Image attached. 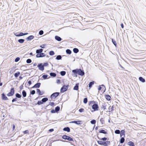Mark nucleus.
<instances>
[{
    "instance_id": "c9c22d12",
    "label": "nucleus",
    "mask_w": 146,
    "mask_h": 146,
    "mask_svg": "<svg viewBox=\"0 0 146 146\" xmlns=\"http://www.w3.org/2000/svg\"><path fill=\"white\" fill-rule=\"evenodd\" d=\"M124 141H125V139H124V138L123 137H122L120 139V143H122L124 142Z\"/></svg>"
},
{
    "instance_id": "6ab92c4d",
    "label": "nucleus",
    "mask_w": 146,
    "mask_h": 146,
    "mask_svg": "<svg viewBox=\"0 0 146 146\" xmlns=\"http://www.w3.org/2000/svg\"><path fill=\"white\" fill-rule=\"evenodd\" d=\"M79 88V84H76L75 86L74 87L73 89L75 90H78Z\"/></svg>"
},
{
    "instance_id": "a211bd4d",
    "label": "nucleus",
    "mask_w": 146,
    "mask_h": 146,
    "mask_svg": "<svg viewBox=\"0 0 146 146\" xmlns=\"http://www.w3.org/2000/svg\"><path fill=\"white\" fill-rule=\"evenodd\" d=\"M43 49L42 48L40 49L37 50L36 51V52L37 54H40L43 52Z\"/></svg>"
},
{
    "instance_id": "3c124183",
    "label": "nucleus",
    "mask_w": 146,
    "mask_h": 146,
    "mask_svg": "<svg viewBox=\"0 0 146 146\" xmlns=\"http://www.w3.org/2000/svg\"><path fill=\"white\" fill-rule=\"evenodd\" d=\"M44 33L43 31L42 30H41L39 31V34L40 35H42Z\"/></svg>"
},
{
    "instance_id": "ea45409f",
    "label": "nucleus",
    "mask_w": 146,
    "mask_h": 146,
    "mask_svg": "<svg viewBox=\"0 0 146 146\" xmlns=\"http://www.w3.org/2000/svg\"><path fill=\"white\" fill-rule=\"evenodd\" d=\"M60 109V107L58 106L56 107L55 108V110L56 111V112H58V111H59Z\"/></svg>"
},
{
    "instance_id": "603ef678",
    "label": "nucleus",
    "mask_w": 146,
    "mask_h": 146,
    "mask_svg": "<svg viewBox=\"0 0 146 146\" xmlns=\"http://www.w3.org/2000/svg\"><path fill=\"white\" fill-rule=\"evenodd\" d=\"M84 111V109L82 108H80L79 110V111L80 112H83Z\"/></svg>"
},
{
    "instance_id": "bf43d9fd",
    "label": "nucleus",
    "mask_w": 146,
    "mask_h": 146,
    "mask_svg": "<svg viewBox=\"0 0 146 146\" xmlns=\"http://www.w3.org/2000/svg\"><path fill=\"white\" fill-rule=\"evenodd\" d=\"M17 99L16 98L13 99L12 100V102H14L16 101Z\"/></svg>"
},
{
    "instance_id": "13d9d810",
    "label": "nucleus",
    "mask_w": 146,
    "mask_h": 146,
    "mask_svg": "<svg viewBox=\"0 0 146 146\" xmlns=\"http://www.w3.org/2000/svg\"><path fill=\"white\" fill-rule=\"evenodd\" d=\"M54 103L53 102H50V105L51 106H54Z\"/></svg>"
},
{
    "instance_id": "f257e3e1",
    "label": "nucleus",
    "mask_w": 146,
    "mask_h": 146,
    "mask_svg": "<svg viewBox=\"0 0 146 146\" xmlns=\"http://www.w3.org/2000/svg\"><path fill=\"white\" fill-rule=\"evenodd\" d=\"M99 139L101 140L104 141H98L97 142L98 143L101 145H103L104 146H108L110 144V141H106L104 142V141H106L107 139V138L106 137H104V138H102L101 139Z\"/></svg>"
},
{
    "instance_id": "37998d69",
    "label": "nucleus",
    "mask_w": 146,
    "mask_h": 146,
    "mask_svg": "<svg viewBox=\"0 0 146 146\" xmlns=\"http://www.w3.org/2000/svg\"><path fill=\"white\" fill-rule=\"evenodd\" d=\"M88 102V100L87 98H84V100H83V102L84 104H86L87 102Z\"/></svg>"
},
{
    "instance_id": "8fccbe9b",
    "label": "nucleus",
    "mask_w": 146,
    "mask_h": 146,
    "mask_svg": "<svg viewBox=\"0 0 146 146\" xmlns=\"http://www.w3.org/2000/svg\"><path fill=\"white\" fill-rule=\"evenodd\" d=\"M100 121L102 123V124L104 123V121L103 118H101L100 119Z\"/></svg>"
},
{
    "instance_id": "393cba45",
    "label": "nucleus",
    "mask_w": 146,
    "mask_h": 146,
    "mask_svg": "<svg viewBox=\"0 0 146 146\" xmlns=\"http://www.w3.org/2000/svg\"><path fill=\"white\" fill-rule=\"evenodd\" d=\"M55 39L58 41H60L61 40V38L58 36H56L55 37Z\"/></svg>"
},
{
    "instance_id": "49530a36",
    "label": "nucleus",
    "mask_w": 146,
    "mask_h": 146,
    "mask_svg": "<svg viewBox=\"0 0 146 146\" xmlns=\"http://www.w3.org/2000/svg\"><path fill=\"white\" fill-rule=\"evenodd\" d=\"M23 133L24 134H28L29 133V131L28 130H27L25 131H24L23 132Z\"/></svg>"
},
{
    "instance_id": "774afa93",
    "label": "nucleus",
    "mask_w": 146,
    "mask_h": 146,
    "mask_svg": "<svg viewBox=\"0 0 146 146\" xmlns=\"http://www.w3.org/2000/svg\"><path fill=\"white\" fill-rule=\"evenodd\" d=\"M54 131V129H50L49 130V131L50 132H52Z\"/></svg>"
},
{
    "instance_id": "c03bdc74",
    "label": "nucleus",
    "mask_w": 146,
    "mask_h": 146,
    "mask_svg": "<svg viewBox=\"0 0 146 146\" xmlns=\"http://www.w3.org/2000/svg\"><path fill=\"white\" fill-rule=\"evenodd\" d=\"M26 62L28 63H30L32 62V60L30 59H28L27 60Z\"/></svg>"
},
{
    "instance_id": "423d86ee",
    "label": "nucleus",
    "mask_w": 146,
    "mask_h": 146,
    "mask_svg": "<svg viewBox=\"0 0 146 146\" xmlns=\"http://www.w3.org/2000/svg\"><path fill=\"white\" fill-rule=\"evenodd\" d=\"M15 89L14 88H11L10 91L7 94L8 96H11L15 94Z\"/></svg>"
},
{
    "instance_id": "79ce46f5",
    "label": "nucleus",
    "mask_w": 146,
    "mask_h": 146,
    "mask_svg": "<svg viewBox=\"0 0 146 146\" xmlns=\"http://www.w3.org/2000/svg\"><path fill=\"white\" fill-rule=\"evenodd\" d=\"M62 57L60 55H58L57 56L56 59L58 60H59L61 59Z\"/></svg>"
},
{
    "instance_id": "5fc2aeb1",
    "label": "nucleus",
    "mask_w": 146,
    "mask_h": 146,
    "mask_svg": "<svg viewBox=\"0 0 146 146\" xmlns=\"http://www.w3.org/2000/svg\"><path fill=\"white\" fill-rule=\"evenodd\" d=\"M20 60V58L19 57L17 58L15 60V62H17L18 61Z\"/></svg>"
},
{
    "instance_id": "f704fd0d",
    "label": "nucleus",
    "mask_w": 146,
    "mask_h": 146,
    "mask_svg": "<svg viewBox=\"0 0 146 146\" xmlns=\"http://www.w3.org/2000/svg\"><path fill=\"white\" fill-rule=\"evenodd\" d=\"M112 41L113 43V44L115 45V46H117V43L116 42V41L115 40H114L113 39H112Z\"/></svg>"
},
{
    "instance_id": "7c9ffc66",
    "label": "nucleus",
    "mask_w": 146,
    "mask_h": 146,
    "mask_svg": "<svg viewBox=\"0 0 146 146\" xmlns=\"http://www.w3.org/2000/svg\"><path fill=\"white\" fill-rule=\"evenodd\" d=\"M73 52L74 53H76L79 52V50L77 48H74L73 50Z\"/></svg>"
},
{
    "instance_id": "e2e57ef3",
    "label": "nucleus",
    "mask_w": 146,
    "mask_h": 146,
    "mask_svg": "<svg viewBox=\"0 0 146 146\" xmlns=\"http://www.w3.org/2000/svg\"><path fill=\"white\" fill-rule=\"evenodd\" d=\"M40 47L42 48H44V45H41Z\"/></svg>"
},
{
    "instance_id": "338daca9",
    "label": "nucleus",
    "mask_w": 146,
    "mask_h": 146,
    "mask_svg": "<svg viewBox=\"0 0 146 146\" xmlns=\"http://www.w3.org/2000/svg\"><path fill=\"white\" fill-rule=\"evenodd\" d=\"M57 82L58 83H60V80L59 79H58L57 80Z\"/></svg>"
},
{
    "instance_id": "6e6552de",
    "label": "nucleus",
    "mask_w": 146,
    "mask_h": 146,
    "mask_svg": "<svg viewBox=\"0 0 146 146\" xmlns=\"http://www.w3.org/2000/svg\"><path fill=\"white\" fill-rule=\"evenodd\" d=\"M59 92L54 93L51 95L50 97L52 99L55 98L59 95Z\"/></svg>"
},
{
    "instance_id": "9b49d317",
    "label": "nucleus",
    "mask_w": 146,
    "mask_h": 146,
    "mask_svg": "<svg viewBox=\"0 0 146 146\" xmlns=\"http://www.w3.org/2000/svg\"><path fill=\"white\" fill-rule=\"evenodd\" d=\"M38 67L39 69L43 71L44 70V65H42V64H40L38 65Z\"/></svg>"
},
{
    "instance_id": "a18cd8bd",
    "label": "nucleus",
    "mask_w": 146,
    "mask_h": 146,
    "mask_svg": "<svg viewBox=\"0 0 146 146\" xmlns=\"http://www.w3.org/2000/svg\"><path fill=\"white\" fill-rule=\"evenodd\" d=\"M90 122L92 124H95L96 123V121L95 120L93 119Z\"/></svg>"
},
{
    "instance_id": "5701e85b",
    "label": "nucleus",
    "mask_w": 146,
    "mask_h": 146,
    "mask_svg": "<svg viewBox=\"0 0 146 146\" xmlns=\"http://www.w3.org/2000/svg\"><path fill=\"white\" fill-rule=\"evenodd\" d=\"M127 144L129 146H135L134 143L132 141H129L128 143Z\"/></svg>"
},
{
    "instance_id": "c85d7f7f",
    "label": "nucleus",
    "mask_w": 146,
    "mask_h": 146,
    "mask_svg": "<svg viewBox=\"0 0 146 146\" xmlns=\"http://www.w3.org/2000/svg\"><path fill=\"white\" fill-rule=\"evenodd\" d=\"M139 80L143 82H145V79L143 78L142 77H140L139 78Z\"/></svg>"
},
{
    "instance_id": "58836bf2",
    "label": "nucleus",
    "mask_w": 146,
    "mask_h": 146,
    "mask_svg": "<svg viewBox=\"0 0 146 146\" xmlns=\"http://www.w3.org/2000/svg\"><path fill=\"white\" fill-rule=\"evenodd\" d=\"M24 41L25 40L23 39H20L18 40L19 42L21 43H23L24 42Z\"/></svg>"
},
{
    "instance_id": "052dcab7",
    "label": "nucleus",
    "mask_w": 146,
    "mask_h": 146,
    "mask_svg": "<svg viewBox=\"0 0 146 146\" xmlns=\"http://www.w3.org/2000/svg\"><path fill=\"white\" fill-rule=\"evenodd\" d=\"M15 128V125H13V130L14 131Z\"/></svg>"
},
{
    "instance_id": "f03ea898",
    "label": "nucleus",
    "mask_w": 146,
    "mask_h": 146,
    "mask_svg": "<svg viewBox=\"0 0 146 146\" xmlns=\"http://www.w3.org/2000/svg\"><path fill=\"white\" fill-rule=\"evenodd\" d=\"M89 105L92 106V108L93 110L92 111V112H93L94 111H97L99 110V106L98 104L96 103L94 101H91L89 102Z\"/></svg>"
},
{
    "instance_id": "69168bd1",
    "label": "nucleus",
    "mask_w": 146,
    "mask_h": 146,
    "mask_svg": "<svg viewBox=\"0 0 146 146\" xmlns=\"http://www.w3.org/2000/svg\"><path fill=\"white\" fill-rule=\"evenodd\" d=\"M121 26L122 28H123L124 26L123 23H121Z\"/></svg>"
},
{
    "instance_id": "7ed1b4c3",
    "label": "nucleus",
    "mask_w": 146,
    "mask_h": 146,
    "mask_svg": "<svg viewBox=\"0 0 146 146\" xmlns=\"http://www.w3.org/2000/svg\"><path fill=\"white\" fill-rule=\"evenodd\" d=\"M72 72L75 74H78L79 75L81 76H83L84 74V72L82 71L80 69L73 70Z\"/></svg>"
},
{
    "instance_id": "0eeeda50",
    "label": "nucleus",
    "mask_w": 146,
    "mask_h": 146,
    "mask_svg": "<svg viewBox=\"0 0 146 146\" xmlns=\"http://www.w3.org/2000/svg\"><path fill=\"white\" fill-rule=\"evenodd\" d=\"M68 87L69 85H68L66 86H63L61 89V92L62 93H63L66 91L68 89Z\"/></svg>"
},
{
    "instance_id": "b1692460",
    "label": "nucleus",
    "mask_w": 146,
    "mask_h": 146,
    "mask_svg": "<svg viewBox=\"0 0 146 146\" xmlns=\"http://www.w3.org/2000/svg\"><path fill=\"white\" fill-rule=\"evenodd\" d=\"M37 92L39 94V95H42L44 93L43 92H41L40 90L39 89H37L36 90Z\"/></svg>"
},
{
    "instance_id": "09e8293b",
    "label": "nucleus",
    "mask_w": 146,
    "mask_h": 146,
    "mask_svg": "<svg viewBox=\"0 0 146 146\" xmlns=\"http://www.w3.org/2000/svg\"><path fill=\"white\" fill-rule=\"evenodd\" d=\"M48 77V76L46 75H43L42 76V77L44 79H47Z\"/></svg>"
},
{
    "instance_id": "2f4dec72",
    "label": "nucleus",
    "mask_w": 146,
    "mask_h": 146,
    "mask_svg": "<svg viewBox=\"0 0 146 146\" xmlns=\"http://www.w3.org/2000/svg\"><path fill=\"white\" fill-rule=\"evenodd\" d=\"M50 75L51 76L55 77L56 76V73L54 72H51L50 73Z\"/></svg>"
},
{
    "instance_id": "6e6d98bb",
    "label": "nucleus",
    "mask_w": 146,
    "mask_h": 146,
    "mask_svg": "<svg viewBox=\"0 0 146 146\" xmlns=\"http://www.w3.org/2000/svg\"><path fill=\"white\" fill-rule=\"evenodd\" d=\"M43 103L42 101H38L37 102V104L40 105Z\"/></svg>"
},
{
    "instance_id": "4468645a",
    "label": "nucleus",
    "mask_w": 146,
    "mask_h": 146,
    "mask_svg": "<svg viewBox=\"0 0 146 146\" xmlns=\"http://www.w3.org/2000/svg\"><path fill=\"white\" fill-rule=\"evenodd\" d=\"M1 96L2 97V99L3 100H7L8 99L7 97L4 93H3L1 94Z\"/></svg>"
},
{
    "instance_id": "bb28decb",
    "label": "nucleus",
    "mask_w": 146,
    "mask_h": 146,
    "mask_svg": "<svg viewBox=\"0 0 146 146\" xmlns=\"http://www.w3.org/2000/svg\"><path fill=\"white\" fill-rule=\"evenodd\" d=\"M20 73L19 72H17V73H16L14 74V76L15 78H17L18 76L20 75Z\"/></svg>"
},
{
    "instance_id": "680f3d73",
    "label": "nucleus",
    "mask_w": 146,
    "mask_h": 146,
    "mask_svg": "<svg viewBox=\"0 0 146 146\" xmlns=\"http://www.w3.org/2000/svg\"><path fill=\"white\" fill-rule=\"evenodd\" d=\"M48 64L47 63H44V65H44V66H47L48 65Z\"/></svg>"
},
{
    "instance_id": "f8f14e48",
    "label": "nucleus",
    "mask_w": 146,
    "mask_h": 146,
    "mask_svg": "<svg viewBox=\"0 0 146 146\" xmlns=\"http://www.w3.org/2000/svg\"><path fill=\"white\" fill-rule=\"evenodd\" d=\"M114 110V106L113 105L112 106H110L109 107L108 111L109 112H112Z\"/></svg>"
},
{
    "instance_id": "c756f323",
    "label": "nucleus",
    "mask_w": 146,
    "mask_h": 146,
    "mask_svg": "<svg viewBox=\"0 0 146 146\" xmlns=\"http://www.w3.org/2000/svg\"><path fill=\"white\" fill-rule=\"evenodd\" d=\"M94 84V82L92 81L90 82L89 85V87L90 88L92 86V85H93Z\"/></svg>"
},
{
    "instance_id": "412c9836",
    "label": "nucleus",
    "mask_w": 146,
    "mask_h": 146,
    "mask_svg": "<svg viewBox=\"0 0 146 146\" xmlns=\"http://www.w3.org/2000/svg\"><path fill=\"white\" fill-rule=\"evenodd\" d=\"M34 38V36L33 35H31L28 36L26 38L27 40H30L33 39Z\"/></svg>"
},
{
    "instance_id": "1a4fd4ad",
    "label": "nucleus",
    "mask_w": 146,
    "mask_h": 146,
    "mask_svg": "<svg viewBox=\"0 0 146 146\" xmlns=\"http://www.w3.org/2000/svg\"><path fill=\"white\" fill-rule=\"evenodd\" d=\"M70 123H75L77 125H81L82 124V122L81 121H74L70 122Z\"/></svg>"
},
{
    "instance_id": "aec40b11",
    "label": "nucleus",
    "mask_w": 146,
    "mask_h": 146,
    "mask_svg": "<svg viewBox=\"0 0 146 146\" xmlns=\"http://www.w3.org/2000/svg\"><path fill=\"white\" fill-rule=\"evenodd\" d=\"M125 131L124 130H121V133H120V136L121 137H122V136H123L124 137L125 136Z\"/></svg>"
},
{
    "instance_id": "864d4df0",
    "label": "nucleus",
    "mask_w": 146,
    "mask_h": 146,
    "mask_svg": "<svg viewBox=\"0 0 146 146\" xmlns=\"http://www.w3.org/2000/svg\"><path fill=\"white\" fill-rule=\"evenodd\" d=\"M35 92L34 90H33L32 91H31L30 92L31 94L32 95H34L35 94Z\"/></svg>"
},
{
    "instance_id": "72a5a7b5",
    "label": "nucleus",
    "mask_w": 146,
    "mask_h": 146,
    "mask_svg": "<svg viewBox=\"0 0 146 146\" xmlns=\"http://www.w3.org/2000/svg\"><path fill=\"white\" fill-rule=\"evenodd\" d=\"M15 96L17 98H20L21 97V95L18 93H16L15 94Z\"/></svg>"
},
{
    "instance_id": "f3484780",
    "label": "nucleus",
    "mask_w": 146,
    "mask_h": 146,
    "mask_svg": "<svg viewBox=\"0 0 146 146\" xmlns=\"http://www.w3.org/2000/svg\"><path fill=\"white\" fill-rule=\"evenodd\" d=\"M105 98L108 101H110L111 100V96L108 95H106L105 96Z\"/></svg>"
},
{
    "instance_id": "4c0bfd02",
    "label": "nucleus",
    "mask_w": 146,
    "mask_h": 146,
    "mask_svg": "<svg viewBox=\"0 0 146 146\" xmlns=\"http://www.w3.org/2000/svg\"><path fill=\"white\" fill-rule=\"evenodd\" d=\"M66 52V53L68 54H70L72 52L71 50L69 49H67Z\"/></svg>"
},
{
    "instance_id": "4d7b16f0",
    "label": "nucleus",
    "mask_w": 146,
    "mask_h": 146,
    "mask_svg": "<svg viewBox=\"0 0 146 146\" xmlns=\"http://www.w3.org/2000/svg\"><path fill=\"white\" fill-rule=\"evenodd\" d=\"M56 112V111L55 110H54V109L52 110L51 111V112L52 113H55Z\"/></svg>"
},
{
    "instance_id": "0e129e2a",
    "label": "nucleus",
    "mask_w": 146,
    "mask_h": 146,
    "mask_svg": "<svg viewBox=\"0 0 146 146\" xmlns=\"http://www.w3.org/2000/svg\"><path fill=\"white\" fill-rule=\"evenodd\" d=\"M28 83L29 84V85H30L31 84V81H29L28 82Z\"/></svg>"
},
{
    "instance_id": "39448f33",
    "label": "nucleus",
    "mask_w": 146,
    "mask_h": 146,
    "mask_svg": "<svg viewBox=\"0 0 146 146\" xmlns=\"http://www.w3.org/2000/svg\"><path fill=\"white\" fill-rule=\"evenodd\" d=\"M62 137L64 139L70 141H73V139L72 138L66 135H63Z\"/></svg>"
},
{
    "instance_id": "e433bc0d",
    "label": "nucleus",
    "mask_w": 146,
    "mask_h": 146,
    "mask_svg": "<svg viewBox=\"0 0 146 146\" xmlns=\"http://www.w3.org/2000/svg\"><path fill=\"white\" fill-rule=\"evenodd\" d=\"M60 73L61 75L63 76L66 74V72L65 71H62L60 72Z\"/></svg>"
},
{
    "instance_id": "cd10ccee",
    "label": "nucleus",
    "mask_w": 146,
    "mask_h": 146,
    "mask_svg": "<svg viewBox=\"0 0 146 146\" xmlns=\"http://www.w3.org/2000/svg\"><path fill=\"white\" fill-rule=\"evenodd\" d=\"M22 94L23 96V97H26L27 95V93L25 91V90H23L22 92Z\"/></svg>"
},
{
    "instance_id": "de8ad7c7",
    "label": "nucleus",
    "mask_w": 146,
    "mask_h": 146,
    "mask_svg": "<svg viewBox=\"0 0 146 146\" xmlns=\"http://www.w3.org/2000/svg\"><path fill=\"white\" fill-rule=\"evenodd\" d=\"M115 133L116 134H119L120 133V131L119 130H116L115 131Z\"/></svg>"
},
{
    "instance_id": "4be33fe9",
    "label": "nucleus",
    "mask_w": 146,
    "mask_h": 146,
    "mask_svg": "<svg viewBox=\"0 0 146 146\" xmlns=\"http://www.w3.org/2000/svg\"><path fill=\"white\" fill-rule=\"evenodd\" d=\"M63 130L65 131H67L68 132H69L70 131V129L69 127H65L63 129Z\"/></svg>"
},
{
    "instance_id": "a19ab883",
    "label": "nucleus",
    "mask_w": 146,
    "mask_h": 146,
    "mask_svg": "<svg viewBox=\"0 0 146 146\" xmlns=\"http://www.w3.org/2000/svg\"><path fill=\"white\" fill-rule=\"evenodd\" d=\"M49 54L50 55L53 56L54 54V53L53 51H51L49 52Z\"/></svg>"
},
{
    "instance_id": "dca6fc26",
    "label": "nucleus",
    "mask_w": 146,
    "mask_h": 146,
    "mask_svg": "<svg viewBox=\"0 0 146 146\" xmlns=\"http://www.w3.org/2000/svg\"><path fill=\"white\" fill-rule=\"evenodd\" d=\"M41 85L40 83H38L35 84L34 86L33 87V88H39Z\"/></svg>"
},
{
    "instance_id": "473e14b6",
    "label": "nucleus",
    "mask_w": 146,
    "mask_h": 146,
    "mask_svg": "<svg viewBox=\"0 0 146 146\" xmlns=\"http://www.w3.org/2000/svg\"><path fill=\"white\" fill-rule=\"evenodd\" d=\"M48 100V98H44L42 99V101L43 103V102H45L47 101Z\"/></svg>"
},
{
    "instance_id": "2eb2a0df",
    "label": "nucleus",
    "mask_w": 146,
    "mask_h": 146,
    "mask_svg": "<svg viewBox=\"0 0 146 146\" xmlns=\"http://www.w3.org/2000/svg\"><path fill=\"white\" fill-rule=\"evenodd\" d=\"M107 106V104H106V103H104L103 105H102V109L103 110H105Z\"/></svg>"
},
{
    "instance_id": "ddd939ff",
    "label": "nucleus",
    "mask_w": 146,
    "mask_h": 146,
    "mask_svg": "<svg viewBox=\"0 0 146 146\" xmlns=\"http://www.w3.org/2000/svg\"><path fill=\"white\" fill-rule=\"evenodd\" d=\"M28 34V33H20L19 34H15V35L16 36H23V35H27Z\"/></svg>"
},
{
    "instance_id": "9d476101",
    "label": "nucleus",
    "mask_w": 146,
    "mask_h": 146,
    "mask_svg": "<svg viewBox=\"0 0 146 146\" xmlns=\"http://www.w3.org/2000/svg\"><path fill=\"white\" fill-rule=\"evenodd\" d=\"M45 56V54L42 52L40 54H37L36 55V56L37 58L43 57Z\"/></svg>"
},
{
    "instance_id": "20e7f679",
    "label": "nucleus",
    "mask_w": 146,
    "mask_h": 146,
    "mask_svg": "<svg viewBox=\"0 0 146 146\" xmlns=\"http://www.w3.org/2000/svg\"><path fill=\"white\" fill-rule=\"evenodd\" d=\"M98 90L99 93H103L105 91V87L104 85H102L99 86Z\"/></svg>"
},
{
    "instance_id": "a878e982",
    "label": "nucleus",
    "mask_w": 146,
    "mask_h": 146,
    "mask_svg": "<svg viewBox=\"0 0 146 146\" xmlns=\"http://www.w3.org/2000/svg\"><path fill=\"white\" fill-rule=\"evenodd\" d=\"M99 133H103L104 134H106L107 133V132L105 130L103 129H102L101 130H100L99 131Z\"/></svg>"
}]
</instances>
